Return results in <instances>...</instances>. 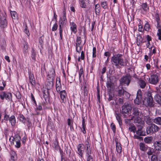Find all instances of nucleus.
Segmentation results:
<instances>
[{"label": "nucleus", "mask_w": 161, "mask_h": 161, "mask_svg": "<svg viewBox=\"0 0 161 161\" xmlns=\"http://www.w3.org/2000/svg\"><path fill=\"white\" fill-rule=\"evenodd\" d=\"M46 83L45 84V89L50 90L53 88V80L50 79H47Z\"/></svg>", "instance_id": "obj_15"}, {"label": "nucleus", "mask_w": 161, "mask_h": 161, "mask_svg": "<svg viewBox=\"0 0 161 161\" xmlns=\"http://www.w3.org/2000/svg\"><path fill=\"white\" fill-rule=\"evenodd\" d=\"M110 127L111 129H112L113 133H116V127L115 124L113 123H112L111 124Z\"/></svg>", "instance_id": "obj_55"}, {"label": "nucleus", "mask_w": 161, "mask_h": 161, "mask_svg": "<svg viewBox=\"0 0 161 161\" xmlns=\"http://www.w3.org/2000/svg\"><path fill=\"white\" fill-rule=\"evenodd\" d=\"M125 91L123 89V87H121V89L118 90V95L119 96L121 97L123 95H124V93Z\"/></svg>", "instance_id": "obj_53"}, {"label": "nucleus", "mask_w": 161, "mask_h": 161, "mask_svg": "<svg viewBox=\"0 0 161 161\" xmlns=\"http://www.w3.org/2000/svg\"><path fill=\"white\" fill-rule=\"evenodd\" d=\"M155 151H161V141H156L154 143Z\"/></svg>", "instance_id": "obj_21"}, {"label": "nucleus", "mask_w": 161, "mask_h": 161, "mask_svg": "<svg viewBox=\"0 0 161 161\" xmlns=\"http://www.w3.org/2000/svg\"><path fill=\"white\" fill-rule=\"evenodd\" d=\"M106 86L108 88H110V89L112 86V82L111 81H108L106 82Z\"/></svg>", "instance_id": "obj_63"}, {"label": "nucleus", "mask_w": 161, "mask_h": 161, "mask_svg": "<svg viewBox=\"0 0 161 161\" xmlns=\"http://www.w3.org/2000/svg\"><path fill=\"white\" fill-rule=\"evenodd\" d=\"M145 38L147 42L146 44V47L147 48H149V47H151L150 42L152 41V38L151 36L148 35L145 36Z\"/></svg>", "instance_id": "obj_25"}, {"label": "nucleus", "mask_w": 161, "mask_h": 161, "mask_svg": "<svg viewBox=\"0 0 161 161\" xmlns=\"http://www.w3.org/2000/svg\"><path fill=\"white\" fill-rule=\"evenodd\" d=\"M86 1V0H79L80 6V7L83 8H86L87 7Z\"/></svg>", "instance_id": "obj_35"}, {"label": "nucleus", "mask_w": 161, "mask_h": 161, "mask_svg": "<svg viewBox=\"0 0 161 161\" xmlns=\"http://www.w3.org/2000/svg\"><path fill=\"white\" fill-rule=\"evenodd\" d=\"M133 114L134 116H138L139 114V110L138 108L135 107L133 109Z\"/></svg>", "instance_id": "obj_42"}, {"label": "nucleus", "mask_w": 161, "mask_h": 161, "mask_svg": "<svg viewBox=\"0 0 161 161\" xmlns=\"http://www.w3.org/2000/svg\"><path fill=\"white\" fill-rule=\"evenodd\" d=\"M151 161H157L158 158L157 156L154 154L152 155L151 158Z\"/></svg>", "instance_id": "obj_64"}, {"label": "nucleus", "mask_w": 161, "mask_h": 161, "mask_svg": "<svg viewBox=\"0 0 161 161\" xmlns=\"http://www.w3.org/2000/svg\"><path fill=\"white\" fill-rule=\"evenodd\" d=\"M156 28L158 29V31H161V22L160 21H157Z\"/></svg>", "instance_id": "obj_58"}, {"label": "nucleus", "mask_w": 161, "mask_h": 161, "mask_svg": "<svg viewBox=\"0 0 161 161\" xmlns=\"http://www.w3.org/2000/svg\"><path fill=\"white\" fill-rule=\"evenodd\" d=\"M58 25L56 22L53 25L52 27V30L53 31H55L57 29Z\"/></svg>", "instance_id": "obj_62"}, {"label": "nucleus", "mask_w": 161, "mask_h": 161, "mask_svg": "<svg viewBox=\"0 0 161 161\" xmlns=\"http://www.w3.org/2000/svg\"><path fill=\"white\" fill-rule=\"evenodd\" d=\"M101 7L99 3L94 5L95 12L97 15H99L101 11Z\"/></svg>", "instance_id": "obj_26"}, {"label": "nucleus", "mask_w": 161, "mask_h": 161, "mask_svg": "<svg viewBox=\"0 0 161 161\" xmlns=\"http://www.w3.org/2000/svg\"><path fill=\"white\" fill-rule=\"evenodd\" d=\"M160 128L154 124H152L147 126L146 129V133L148 135H152L159 131Z\"/></svg>", "instance_id": "obj_3"}, {"label": "nucleus", "mask_w": 161, "mask_h": 161, "mask_svg": "<svg viewBox=\"0 0 161 161\" xmlns=\"http://www.w3.org/2000/svg\"><path fill=\"white\" fill-rule=\"evenodd\" d=\"M58 93L60 94V98L62 101V102L64 103L66 101V99L67 98V94L65 91L62 90L59 92Z\"/></svg>", "instance_id": "obj_13"}, {"label": "nucleus", "mask_w": 161, "mask_h": 161, "mask_svg": "<svg viewBox=\"0 0 161 161\" xmlns=\"http://www.w3.org/2000/svg\"><path fill=\"white\" fill-rule=\"evenodd\" d=\"M36 55L37 53L36 51L34 48H32L31 51V57L34 62L36 60Z\"/></svg>", "instance_id": "obj_24"}, {"label": "nucleus", "mask_w": 161, "mask_h": 161, "mask_svg": "<svg viewBox=\"0 0 161 161\" xmlns=\"http://www.w3.org/2000/svg\"><path fill=\"white\" fill-rule=\"evenodd\" d=\"M86 155L87 156V157H89L90 156H92L91 155L92 154L90 148H86Z\"/></svg>", "instance_id": "obj_54"}, {"label": "nucleus", "mask_w": 161, "mask_h": 161, "mask_svg": "<svg viewBox=\"0 0 161 161\" xmlns=\"http://www.w3.org/2000/svg\"><path fill=\"white\" fill-rule=\"evenodd\" d=\"M96 48L95 47H94L92 49V57L93 58H95L96 57Z\"/></svg>", "instance_id": "obj_57"}, {"label": "nucleus", "mask_w": 161, "mask_h": 161, "mask_svg": "<svg viewBox=\"0 0 161 161\" xmlns=\"http://www.w3.org/2000/svg\"><path fill=\"white\" fill-rule=\"evenodd\" d=\"M143 103L144 104H146V105L150 107H153L154 106L153 98L151 92L148 91L146 93Z\"/></svg>", "instance_id": "obj_2"}, {"label": "nucleus", "mask_w": 161, "mask_h": 161, "mask_svg": "<svg viewBox=\"0 0 161 161\" xmlns=\"http://www.w3.org/2000/svg\"><path fill=\"white\" fill-rule=\"evenodd\" d=\"M131 77L130 74H127L123 76L120 79V84L123 86L126 85L128 86L130 82Z\"/></svg>", "instance_id": "obj_4"}, {"label": "nucleus", "mask_w": 161, "mask_h": 161, "mask_svg": "<svg viewBox=\"0 0 161 161\" xmlns=\"http://www.w3.org/2000/svg\"><path fill=\"white\" fill-rule=\"evenodd\" d=\"M158 75L156 74L151 75L149 78L148 82L152 85H156L159 81Z\"/></svg>", "instance_id": "obj_6"}, {"label": "nucleus", "mask_w": 161, "mask_h": 161, "mask_svg": "<svg viewBox=\"0 0 161 161\" xmlns=\"http://www.w3.org/2000/svg\"><path fill=\"white\" fill-rule=\"evenodd\" d=\"M154 150L153 148L151 147H148L147 148L146 150H147V153L148 155V158H149V156L153 155V153L154 152Z\"/></svg>", "instance_id": "obj_33"}, {"label": "nucleus", "mask_w": 161, "mask_h": 161, "mask_svg": "<svg viewBox=\"0 0 161 161\" xmlns=\"http://www.w3.org/2000/svg\"><path fill=\"white\" fill-rule=\"evenodd\" d=\"M69 23L70 29L71 32H73L75 34H76L77 31L76 25L74 22L73 21L71 22V21H70Z\"/></svg>", "instance_id": "obj_17"}, {"label": "nucleus", "mask_w": 161, "mask_h": 161, "mask_svg": "<svg viewBox=\"0 0 161 161\" xmlns=\"http://www.w3.org/2000/svg\"><path fill=\"white\" fill-rule=\"evenodd\" d=\"M29 48V47L28 43L27 42H25L24 45L23 49V53L25 55H26L28 53Z\"/></svg>", "instance_id": "obj_27"}, {"label": "nucleus", "mask_w": 161, "mask_h": 161, "mask_svg": "<svg viewBox=\"0 0 161 161\" xmlns=\"http://www.w3.org/2000/svg\"><path fill=\"white\" fill-rule=\"evenodd\" d=\"M19 118L20 121H21L23 124H25L26 119L23 114H19Z\"/></svg>", "instance_id": "obj_40"}, {"label": "nucleus", "mask_w": 161, "mask_h": 161, "mask_svg": "<svg viewBox=\"0 0 161 161\" xmlns=\"http://www.w3.org/2000/svg\"><path fill=\"white\" fill-rule=\"evenodd\" d=\"M153 122L157 125H161V117H158L153 119Z\"/></svg>", "instance_id": "obj_34"}, {"label": "nucleus", "mask_w": 161, "mask_h": 161, "mask_svg": "<svg viewBox=\"0 0 161 161\" xmlns=\"http://www.w3.org/2000/svg\"><path fill=\"white\" fill-rule=\"evenodd\" d=\"M144 31H146L147 32H149L151 29V26L149 23L147 22L145 24L144 26Z\"/></svg>", "instance_id": "obj_38"}, {"label": "nucleus", "mask_w": 161, "mask_h": 161, "mask_svg": "<svg viewBox=\"0 0 161 161\" xmlns=\"http://www.w3.org/2000/svg\"><path fill=\"white\" fill-rule=\"evenodd\" d=\"M154 99L158 104L161 106V97L157 93L154 97Z\"/></svg>", "instance_id": "obj_28"}, {"label": "nucleus", "mask_w": 161, "mask_h": 161, "mask_svg": "<svg viewBox=\"0 0 161 161\" xmlns=\"http://www.w3.org/2000/svg\"><path fill=\"white\" fill-rule=\"evenodd\" d=\"M111 62L113 65L119 68L126 65L127 61L124 59L123 54L117 53L111 57Z\"/></svg>", "instance_id": "obj_1"}, {"label": "nucleus", "mask_w": 161, "mask_h": 161, "mask_svg": "<svg viewBox=\"0 0 161 161\" xmlns=\"http://www.w3.org/2000/svg\"><path fill=\"white\" fill-rule=\"evenodd\" d=\"M136 130V127L134 125H131L130 126L129 128V131L130 132H132L134 133H135Z\"/></svg>", "instance_id": "obj_47"}, {"label": "nucleus", "mask_w": 161, "mask_h": 161, "mask_svg": "<svg viewBox=\"0 0 161 161\" xmlns=\"http://www.w3.org/2000/svg\"><path fill=\"white\" fill-rule=\"evenodd\" d=\"M77 153L81 157H83V154L84 152V145L83 144H79L77 146Z\"/></svg>", "instance_id": "obj_11"}, {"label": "nucleus", "mask_w": 161, "mask_h": 161, "mask_svg": "<svg viewBox=\"0 0 161 161\" xmlns=\"http://www.w3.org/2000/svg\"><path fill=\"white\" fill-rule=\"evenodd\" d=\"M114 115L119 126L122 125V120L121 118V114H120L119 113V112L117 113L116 112H115Z\"/></svg>", "instance_id": "obj_23"}, {"label": "nucleus", "mask_w": 161, "mask_h": 161, "mask_svg": "<svg viewBox=\"0 0 161 161\" xmlns=\"http://www.w3.org/2000/svg\"><path fill=\"white\" fill-rule=\"evenodd\" d=\"M10 158L9 161H16L17 159V155L16 151L11 150L9 152Z\"/></svg>", "instance_id": "obj_14"}, {"label": "nucleus", "mask_w": 161, "mask_h": 161, "mask_svg": "<svg viewBox=\"0 0 161 161\" xmlns=\"http://www.w3.org/2000/svg\"><path fill=\"white\" fill-rule=\"evenodd\" d=\"M102 7L104 9H106L108 8V3L106 1H102L100 3Z\"/></svg>", "instance_id": "obj_39"}, {"label": "nucleus", "mask_w": 161, "mask_h": 161, "mask_svg": "<svg viewBox=\"0 0 161 161\" xmlns=\"http://www.w3.org/2000/svg\"><path fill=\"white\" fill-rule=\"evenodd\" d=\"M9 121L12 126H14L16 124V119L15 116L12 115L10 117Z\"/></svg>", "instance_id": "obj_31"}, {"label": "nucleus", "mask_w": 161, "mask_h": 161, "mask_svg": "<svg viewBox=\"0 0 161 161\" xmlns=\"http://www.w3.org/2000/svg\"><path fill=\"white\" fill-rule=\"evenodd\" d=\"M14 141L16 142V144L15 145V147L17 148H20L21 146L20 141L18 140Z\"/></svg>", "instance_id": "obj_60"}, {"label": "nucleus", "mask_w": 161, "mask_h": 161, "mask_svg": "<svg viewBox=\"0 0 161 161\" xmlns=\"http://www.w3.org/2000/svg\"><path fill=\"white\" fill-rule=\"evenodd\" d=\"M131 110V106L128 103H125L122 107L121 113L124 114H129L130 113Z\"/></svg>", "instance_id": "obj_10"}, {"label": "nucleus", "mask_w": 161, "mask_h": 161, "mask_svg": "<svg viewBox=\"0 0 161 161\" xmlns=\"http://www.w3.org/2000/svg\"><path fill=\"white\" fill-rule=\"evenodd\" d=\"M140 149L142 151H145L147 150L148 147L146 145L143 143H140L139 144Z\"/></svg>", "instance_id": "obj_36"}, {"label": "nucleus", "mask_w": 161, "mask_h": 161, "mask_svg": "<svg viewBox=\"0 0 161 161\" xmlns=\"http://www.w3.org/2000/svg\"><path fill=\"white\" fill-rule=\"evenodd\" d=\"M63 28L59 27V34L60 39L62 40L63 39Z\"/></svg>", "instance_id": "obj_50"}, {"label": "nucleus", "mask_w": 161, "mask_h": 161, "mask_svg": "<svg viewBox=\"0 0 161 161\" xmlns=\"http://www.w3.org/2000/svg\"><path fill=\"white\" fill-rule=\"evenodd\" d=\"M0 46L1 49L3 50H5L6 47V40L4 39H2L0 43Z\"/></svg>", "instance_id": "obj_32"}, {"label": "nucleus", "mask_w": 161, "mask_h": 161, "mask_svg": "<svg viewBox=\"0 0 161 161\" xmlns=\"http://www.w3.org/2000/svg\"><path fill=\"white\" fill-rule=\"evenodd\" d=\"M138 84L140 87L142 89H144L146 85V83L143 80L141 79L138 81Z\"/></svg>", "instance_id": "obj_29"}, {"label": "nucleus", "mask_w": 161, "mask_h": 161, "mask_svg": "<svg viewBox=\"0 0 161 161\" xmlns=\"http://www.w3.org/2000/svg\"><path fill=\"white\" fill-rule=\"evenodd\" d=\"M56 89L58 93L62 89V86L61 83V80L60 78H57L56 83Z\"/></svg>", "instance_id": "obj_19"}, {"label": "nucleus", "mask_w": 161, "mask_h": 161, "mask_svg": "<svg viewBox=\"0 0 161 161\" xmlns=\"http://www.w3.org/2000/svg\"><path fill=\"white\" fill-rule=\"evenodd\" d=\"M43 40L44 36L43 35L40 37L39 39V45L42 48H43L44 45Z\"/></svg>", "instance_id": "obj_45"}, {"label": "nucleus", "mask_w": 161, "mask_h": 161, "mask_svg": "<svg viewBox=\"0 0 161 161\" xmlns=\"http://www.w3.org/2000/svg\"><path fill=\"white\" fill-rule=\"evenodd\" d=\"M154 17L156 22L161 21L160 18L159 17V14L158 13L156 12L155 13Z\"/></svg>", "instance_id": "obj_59"}, {"label": "nucleus", "mask_w": 161, "mask_h": 161, "mask_svg": "<svg viewBox=\"0 0 161 161\" xmlns=\"http://www.w3.org/2000/svg\"><path fill=\"white\" fill-rule=\"evenodd\" d=\"M142 93V92L140 89L137 91L136 97L134 100V103L136 104L139 105L143 102Z\"/></svg>", "instance_id": "obj_8"}, {"label": "nucleus", "mask_w": 161, "mask_h": 161, "mask_svg": "<svg viewBox=\"0 0 161 161\" xmlns=\"http://www.w3.org/2000/svg\"><path fill=\"white\" fill-rule=\"evenodd\" d=\"M67 21L66 14L65 8L63 10V16L60 17L59 20V27L64 28Z\"/></svg>", "instance_id": "obj_5"}, {"label": "nucleus", "mask_w": 161, "mask_h": 161, "mask_svg": "<svg viewBox=\"0 0 161 161\" xmlns=\"http://www.w3.org/2000/svg\"><path fill=\"white\" fill-rule=\"evenodd\" d=\"M28 75L29 82L31 85L34 86H35L36 80L33 73L31 71L28 72Z\"/></svg>", "instance_id": "obj_12"}, {"label": "nucleus", "mask_w": 161, "mask_h": 161, "mask_svg": "<svg viewBox=\"0 0 161 161\" xmlns=\"http://www.w3.org/2000/svg\"><path fill=\"white\" fill-rule=\"evenodd\" d=\"M142 128H138L136 131V134L139 136H144L145 135V133L142 131Z\"/></svg>", "instance_id": "obj_41"}, {"label": "nucleus", "mask_w": 161, "mask_h": 161, "mask_svg": "<svg viewBox=\"0 0 161 161\" xmlns=\"http://www.w3.org/2000/svg\"><path fill=\"white\" fill-rule=\"evenodd\" d=\"M140 9L146 13L149 12V8L147 3H143L140 5Z\"/></svg>", "instance_id": "obj_18"}, {"label": "nucleus", "mask_w": 161, "mask_h": 161, "mask_svg": "<svg viewBox=\"0 0 161 161\" xmlns=\"http://www.w3.org/2000/svg\"><path fill=\"white\" fill-rule=\"evenodd\" d=\"M146 42V41H143V39L141 35H139L137 36L136 43L138 46L140 47L143 43Z\"/></svg>", "instance_id": "obj_20"}, {"label": "nucleus", "mask_w": 161, "mask_h": 161, "mask_svg": "<svg viewBox=\"0 0 161 161\" xmlns=\"http://www.w3.org/2000/svg\"><path fill=\"white\" fill-rule=\"evenodd\" d=\"M95 65V62L94 60L92 61L91 64L90 65L89 67H90V73H92L93 72L94 67Z\"/></svg>", "instance_id": "obj_46"}, {"label": "nucleus", "mask_w": 161, "mask_h": 161, "mask_svg": "<svg viewBox=\"0 0 161 161\" xmlns=\"http://www.w3.org/2000/svg\"><path fill=\"white\" fill-rule=\"evenodd\" d=\"M138 31L142 32H143L144 31V27L143 28V26L140 22L138 24Z\"/></svg>", "instance_id": "obj_49"}, {"label": "nucleus", "mask_w": 161, "mask_h": 161, "mask_svg": "<svg viewBox=\"0 0 161 161\" xmlns=\"http://www.w3.org/2000/svg\"><path fill=\"white\" fill-rule=\"evenodd\" d=\"M0 98L3 100L5 99L8 101L12 100V95L9 92H6L5 91H2L0 92Z\"/></svg>", "instance_id": "obj_7"}, {"label": "nucleus", "mask_w": 161, "mask_h": 161, "mask_svg": "<svg viewBox=\"0 0 161 161\" xmlns=\"http://www.w3.org/2000/svg\"><path fill=\"white\" fill-rule=\"evenodd\" d=\"M153 49H152V51L151 52V57L153 54L155 55L157 53V48L156 47L153 45Z\"/></svg>", "instance_id": "obj_56"}, {"label": "nucleus", "mask_w": 161, "mask_h": 161, "mask_svg": "<svg viewBox=\"0 0 161 161\" xmlns=\"http://www.w3.org/2000/svg\"><path fill=\"white\" fill-rule=\"evenodd\" d=\"M90 137L88 136L87 138L86 139V140L84 142L85 145L87 149L90 148Z\"/></svg>", "instance_id": "obj_37"}, {"label": "nucleus", "mask_w": 161, "mask_h": 161, "mask_svg": "<svg viewBox=\"0 0 161 161\" xmlns=\"http://www.w3.org/2000/svg\"><path fill=\"white\" fill-rule=\"evenodd\" d=\"M47 127L53 130L55 128V126L51 119L49 120L48 122Z\"/></svg>", "instance_id": "obj_30"}, {"label": "nucleus", "mask_w": 161, "mask_h": 161, "mask_svg": "<svg viewBox=\"0 0 161 161\" xmlns=\"http://www.w3.org/2000/svg\"><path fill=\"white\" fill-rule=\"evenodd\" d=\"M43 96L49 94V90L46 89H44L42 90Z\"/></svg>", "instance_id": "obj_61"}, {"label": "nucleus", "mask_w": 161, "mask_h": 161, "mask_svg": "<svg viewBox=\"0 0 161 161\" xmlns=\"http://www.w3.org/2000/svg\"><path fill=\"white\" fill-rule=\"evenodd\" d=\"M82 42L81 37L80 36H77L76 40L75 46L82 45Z\"/></svg>", "instance_id": "obj_43"}, {"label": "nucleus", "mask_w": 161, "mask_h": 161, "mask_svg": "<svg viewBox=\"0 0 161 161\" xmlns=\"http://www.w3.org/2000/svg\"><path fill=\"white\" fill-rule=\"evenodd\" d=\"M84 71H83V68L82 67H81L79 70V80L80 81H81L82 78H81V76L82 75H83V77H84Z\"/></svg>", "instance_id": "obj_44"}, {"label": "nucleus", "mask_w": 161, "mask_h": 161, "mask_svg": "<svg viewBox=\"0 0 161 161\" xmlns=\"http://www.w3.org/2000/svg\"><path fill=\"white\" fill-rule=\"evenodd\" d=\"M76 51V52L80 53L83 48L82 45L75 46Z\"/></svg>", "instance_id": "obj_48"}, {"label": "nucleus", "mask_w": 161, "mask_h": 161, "mask_svg": "<svg viewBox=\"0 0 161 161\" xmlns=\"http://www.w3.org/2000/svg\"><path fill=\"white\" fill-rule=\"evenodd\" d=\"M11 16L13 19H15L17 17V13L16 11H11Z\"/></svg>", "instance_id": "obj_51"}, {"label": "nucleus", "mask_w": 161, "mask_h": 161, "mask_svg": "<svg viewBox=\"0 0 161 161\" xmlns=\"http://www.w3.org/2000/svg\"><path fill=\"white\" fill-rule=\"evenodd\" d=\"M152 139L151 137H145L144 139V142L147 143H151Z\"/></svg>", "instance_id": "obj_52"}, {"label": "nucleus", "mask_w": 161, "mask_h": 161, "mask_svg": "<svg viewBox=\"0 0 161 161\" xmlns=\"http://www.w3.org/2000/svg\"><path fill=\"white\" fill-rule=\"evenodd\" d=\"M115 142H116V147L117 153H120L122 152V147L121 146V144L120 142H119L117 138L115 139Z\"/></svg>", "instance_id": "obj_22"}, {"label": "nucleus", "mask_w": 161, "mask_h": 161, "mask_svg": "<svg viewBox=\"0 0 161 161\" xmlns=\"http://www.w3.org/2000/svg\"><path fill=\"white\" fill-rule=\"evenodd\" d=\"M55 75V70L53 69L50 70L48 74L47 75V79L54 80Z\"/></svg>", "instance_id": "obj_16"}, {"label": "nucleus", "mask_w": 161, "mask_h": 161, "mask_svg": "<svg viewBox=\"0 0 161 161\" xmlns=\"http://www.w3.org/2000/svg\"><path fill=\"white\" fill-rule=\"evenodd\" d=\"M7 25L8 22L5 14L0 13V27L4 28L7 27Z\"/></svg>", "instance_id": "obj_9"}]
</instances>
